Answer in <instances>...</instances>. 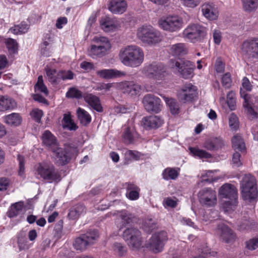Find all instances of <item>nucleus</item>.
<instances>
[{
  "label": "nucleus",
  "mask_w": 258,
  "mask_h": 258,
  "mask_svg": "<svg viewBox=\"0 0 258 258\" xmlns=\"http://www.w3.org/2000/svg\"><path fill=\"white\" fill-rule=\"evenodd\" d=\"M120 61L125 66L137 67L143 62L144 54L142 49L136 45H128L122 48L119 53Z\"/></svg>",
  "instance_id": "nucleus-1"
},
{
  "label": "nucleus",
  "mask_w": 258,
  "mask_h": 258,
  "mask_svg": "<svg viewBox=\"0 0 258 258\" xmlns=\"http://www.w3.org/2000/svg\"><path fill=\"white\" fill-rule=\"evenodd\" d=\"M219 195L221 199H225L222 204L225 213H230L236 210L238 205V191L236 187L230 183H225L219 189Z\"/></svg>",
  "instance_id": "nucleus-2"
},
{
  "label": "nucleus",
  "mask_w": 258,
  "mask_h": 258,
  "mask_svg": "<svg viewBox=\"0 0 258 258\" xmlns=\"http://www.w3.org/2000/svg\"><path fill=\"white\" fill-rule=\"evenodd\" d=\"M35 175L38 178H42L48 183L58 182L61 175L50 161H43L35 165Z\"/></svg>",
  "instance_id": "nucleus-3"
},
{
  "label": "nucleus",
  "mask_w": 258,
  "mask_h": 258,
  "mask_svg": "<svg viewBox=\"0 0 258 258\" xmlns=\"http://www.w3.org/2000/svg\"><path fill=\"white\" fill-rule=\"evenodd\" d=\"M240 191L242 199L246 201L255 200L258 195L256 180L253 176L245 174L240 182Z\"/></svg>",
  "instance_id": "nucleus-4"
},
{
  "label": "nucleus",
  "mask_w": 258,
  "mask_h": 258,
  "mask_svg": "<svg viewBox=\"0 0 258 258\" xmlns=\"http://www.w3.org/2000/svg\"><path fill=\"white\" fill-rule=\"evenodd\" d=\"M92 41L95 44L90 45L88 54L92 58L102 57L106 55L111 48L108 38L104 36H95Z\"/></svg>",
  "instance_id": "nucleus-5"
},
{
  "label": "nucleus",
  "mask_w": 258,
  "mask_h": 258,
  "mask_svg": "<svg viewBox=\"0 0 258 258\" xmlns=\"http://www.w3.org/2000/svg\"><path fill=\"white\" fill-rule=\"evenodd\" d=\"M137 36L143 43L151 45L162 39L160 32L150 25H143L137 30Z\"/></svg>",
  "instance_id": "nucleus-6"
},
{
  "label": "nucleus",
  "mask_w": 258,
  "mask_h": 258,
  "mask_svg": "<svg viewBox=\"0 0 258 258\" xmlns=\"http://www.w3.org/2000/svg\"><path fill=\"white\" fill-rule=\"evenodd\" d=\"M143 74L148 79L156 81V85L160 81H164L168 74L165 67L161 63H153L145 66L142 70Z\"/></svg>",
  "instance_id": "nucleus-7"
},
{
  "label": "nucleus",
  "mask_w": 258,
  "mask_h": 258,
  "mask_svg": "<svg viewBox=\"0 0 258 258\" xmlns=\"http://www.w3.org/2000/svg\"><path fill=\"white\" fill-rule=\"evenodd\" d=\"M169 66L174 71L177 72L180 76L185 79L191 78L194 75L195 63L188 60L182 59L180 61L171 59Z\"/></svg>",
  "instance_id": "nucleus-8"
},
{
  "label": "nucleus",
  "mask_w": 258,
  "mask_h": 258,
  "mask_svg": "<svg viewBox=\"0 0 258 258\" xmlns=\"http://www.w3.org/2000/svg\"><path fill=\"white\" fill-rule=\"evenodd\" d=\"M158 25L164 31L175 32L181 30L185 23L181 17L178 15H169L159 19Z\"/></svg>",
  "instance_id": "nucleus-9"
},
{
  "label": "nucleus",
  "mask_w": 258,
  "mask_h": 258,
  "mask_svg": "<svg viewBox=\"0 0 258 258\" xmlns=\"http://www.w3.org/2000/svg\"><path fill=\"white\" fill-rule=\"evenodd\" d=\"M206 34L205 28L196 24L189 25L182 32L183 38L192 43L201 41Z\"/></svg>",
  "instance_id": "nucleus-10"
},
{
  "label": "nucleus",
  "mask_w": 258,
  "mask_h": 258,
  "mask_svg": "<svg viewBox=\"0 0 258 258\" xmlns=\"http://www.w3.org/2000/svg\"><path fill=\"white\" fill-rule=\"evenodd\" d=\"M167 239V234L166 232L161 231L156 233L152 235L145 244V246L154 253H159L163 250Z\"/></svg>",
  "instance_id": "nucleus-11"
},
{
  "label": "nucleus",
  "mask_w": 258,
  "mask_h": 258,
  "mask_svg": "<svg viewBox=\"0 0 258 258\" xmlns=\"http://www.w3.org/2000/svg\"><path fill=\"white\" fill-rule=\"evenodd\" d=\"M98 236L97 230L88 231L86 234L76 238L73 244L74 247L77 250H84L88 246L94 243Z\"/></svg>",
  "instance_id": "nucleus-12"
},
{
  "label": "nucleus",
  "mask_w": 258,
  "mask_h": 258,
  "mask_svg": "<svg viewBox=\"0 0 258 258\" xmlns=\"http://www.w3.org/2000/svg\"><path fill=\"white\" fill-rule=\"evenodd\" d=\"M198 198L201 205L204 207H213L217 203L216 192L211 188L201 189L198 193Z\"/></svg>",
  "instance_id": "nucleus-13"
},
{
  "label": "nucleus",
  "mask_w": 258,
  "mask_h": 258,
  "mask_svg": "<svg viewBox=\"0 0 258 258\" xmlns=\"http://www.w3.org/2000/svg\"><path fill=\"white\" fill-rule=\"evenodd\" d=\"M241 49L245 57L258 59V37H250L244 40Z\"/></svg>",
  "instance_id": "nucleus-14"
},
{
  "label": "nucleus",
  "mask_w": 258,
  "mask_h": 258,
  "mask_svg": "<svg viewBox=\"0 0 258 258\" xmlns=\"http://www.w3.org/2000/svg\"><path fill=\"white\" fill-rule=\"evenodd\" d=\"M122 236L133 249H139L142 247L141 233L138 229L132 227L127 228L123 232Z\"/></svg>",
  "instance_id": "nucleus-15"
},
{
  "label": "nucleus",
  "mask_w": 258,
  "mask_h": 258,
  "mask_svg": "<svg viewBox=\"0 0 258 258\" xmlns=\"http://www.w3.org/2000/svg\"><path fill=\"white\" fill-rule=\"evenodd\" d=\"M197 95V87L191 83L184 84L177 92L179 100L184 103L192 102Z\"/></svg>",
  "instance_id": "nucleus-16"
},
{
  "label": "nucleus",
  "mask_w": 258,
  "mask_h": 258,
  "mask_svg": "<svg viewBox=\"0 0 258 258\" xmlns=\"http://www.w3.org/2000/svg\"><path fill=\"white\" fill-rule=\"evenodd\" d=\"M142 103L148 112L159 113L162 109L161 99L152 94H147L144 97Z\"/></svg>",
  "instance_id": "nucleus-17"
},
{
  "label": "nucleus",
  "mask_w": 258,
  "mask_h": 258,
  "mask_svg": "<svg viewBox=\"0 0 258 258\" xmlns=\"http://www.w3.org/2000/svg\"><path fill=\"white\" fill-rule=\"evenodd\" d=\"M52 152L54 153L55 161L58 165H66L71 159L72 151L69 148H61L58 146L52 148Z\"/></svg>",
  "instance_id": "nucleus-18"
},
{
  "label": "nucleus",
  "mask_w": 258,
  "mask_h": 258,
  "mask_svg": "<svg viewBox=\"0 0 258 258\" xmlns=\"http://www.w3.org/2000/svg\"><path fill=\"white\" fill-rule=\"evenodd\" d=\"M241 97L244 101L243 104L244 108L246 110L247 113L251 119L258 118V101L255 98H249L248 94L240 91Z\"/></svg>",
  "instance_id": "nucleus-19"
},
{
  "label": "nucleus",
  "mask_w": 258,
  "mask_h": 258,
  "mask_svg": "<svg viewBox=\"0 0 258 258\" xmlns=\"http://www.w3.org/2000/svg\"><path fill=\"white\" fill-rule=\"evenodd\" d=\"M116 89L124 94L134 96L140 92L141 86L133 81H124L116 83Z\"/></svg>",
  "instance_id": "nucleus-20"
},
{
  "label": "nucleus",
  "mask_w": 258,
  "mask_h": 258,
  "mask_svg": "<svg viewBox=\"0 0 258 258\" xmlns=\"http://www.w3.org/2000/svg\"><path fill=\"white\" fill-rule=\"evenodd\" d=\"M122 135L123 142L127 144L134 143L140 138V135L137 132L133 121L128 120Z\"/></svg>",
  "instance_id": "nucleus-21"
},
{
  "label": "nucleus",
  "mask_w": 258,
  "mask_h": 258,
  "mask_svg": "<svg viewBox=\"0 0 258 258\" xmlns=\"http://www.w3.org/2000/svg\"><path fill=\"white\" fill-rule=\"evenodd\" d=\"M164 123L163 119L160 116L150 115L144 117L142 120V124L146 130L157 128Z\"/></svg>",
  "instance_id": "nucleus-22"
},
{
  "label": "nucleus",
  "mask_w": 258,
  "mask_h": 258,
  "mask_svg": "<svg viewBox=\"0 0 258 258\" xmlns=\"http://www.w3.org/2000/svg\"><path fill=\"white\" fill-rule=\"evenodd\" d=\"M101 28L105 32L114 31L120 27L119 22L109 17H102L100 21Z\"/></svg>",
  "instance_id": "nucleus-23"
},
{
  "label": "nucleus",
  "mask_w": 258,
  "mask_h": 258,
  "mask_svg": "<svg viewBox=\"0 0 258 258\" xmlns=\"http://www.w3.org/2000/svg\"><path fill=\"white\" fill-rule=\"evenodd\" d=\"M203 15L210 20H216L219 15L217 7L213 3H205L202 6Z\"/></svg>",
  "instance_id": "nucleus-24"
},
{
  "label": "nucleus",
  "mask_w": 258,
  "mask_h": 258,
  "mask_svg": "<svg viewBox=\"0 0 258 258\" xmlns=\"http://www.w3.org/2000/svg\"><path fill=\"white\" fill-rule=\"evenodd\" d=\"M217 232L223 240L227 243L233 241L235 238V234L233 231L224 224L218 225Z\"/></svg>",
  "instance_id": "nucleus-25"
},
{
  "label": "nucleus",
  "mask_w": 258,
  "mask_h": 258,
  "mask_svg": "<svg viewBox=\"0 0 258 258\" xmlns=\"http://www.w3.org/2000/svg\"><path fill=\"white\" fill-rule=\"evenodd\" d=\"M127 7L124 0H112L108 5V10L113 14H121L125 12Z\"/></svg>",
  "instance_id": "nucleus-26"
},
{
  "label": "nucleus",
  "mask_w": 258,
  "mask_h": 258,
  "mask_svg": "<svg viewBox=\"0 0 258 258\" xmlns=\"http://www.w3.org/2000/svg\"><path fill=\"white\" fill-rule=\"evenodd\" d=\"M123 187L126 190V197L132 201H135L139 199L140 188L133 182H126Z\"/></svg>",
  "instance_id": "nucleus-27"
},
{
  "label": "nucleus",
  "mask_w": 258,
  "mask_h": 258,
  "mask_svg": "<svg viewBox=\"0 0 258 258\" xmlns=\"http://www.w3.org/2000/svg\"><path fill=\"white\" fill-rule=\"evenodd\" d=\"M169 52L175 57L184 56L188 53V48L184 43H178L170 46Z\"/></svg>",
  "instance_id": "nucleus-28"
},
{
  "label": "nucleus",
  "mask_w": 258,
  "mask_h": 258,
  "mask_svg": "<svg viewBox=\"0 0 258 258\" xmlns=\"http://www.w3.org/2000/svg\"><path fill=\"white\" fill-rule=\"evenodd\" d=\"M84 97L85 101L92 109L99 112L103 111L99 98L98 97L92 94H88L85 95Z\"/></svg>",
  "instance_id": "nucleus-29"
},
{
  "label": "nucleus",
  "mask_w": 258,
  "mask_h": 258,
  "mask_svg": "<svg viewBox=\"0 0 258 258\" xmlns=\"http://www.w3.org/2000/svg\"><path fill=\"white\" fill-rule=\"evenodd\" d=\"M97 75L103 79H110L125 76V73L114 69H104L97 71Z\"/></svg>",
  "instance_id": "nucleus-30"
},
{
  "label": "nucleus",
  "mask_w": 258,
  "mask_h": 258,
  "mask_svg": "<svg viewBox=\"0 0 258 258\" xmlns=\"http://www.w3.org/2000/svg\"><path fill=\"white\" fill-rule=\"evenodd\" d=\"M24 207V204L22 201L12 204L7 212V216L10 218L18 216L22 212Z\"/></svg>",
  "instance_id": "nucleus-31"
},
{
  "label": "nucleus",
  "mask_w": 258,
  "mask_h": 258,
  "mask_svg": "<svg viewBox=\"0 0 258 258\" xmlns=\"http://www.w3.org/2000/svg\"><path fill=\"white\" fill-rule=\"evenodd\" d=\"M42 140L43 143L49 147L51 151L54 147L58 146L55 137L49 131L47 130L44 132L42 136Z\"/></svg>",
  "instance_id": "nucleus-32"
},
{
  "label": "nucleus",
  "mask_w": 258,
  "mask_h": 258,
  "mask_svg": "<svg viewBox=\"0 0 258 258\" xmlns=\"http://www.w3.org/2000/svg\"><path fill=\"white\" fill-rule=\"evenodd\" d=\"M4 122L8 125L17 126L22 122V118L19 114L12 113L4 117Z\"/></svg>",
  "instance_id": "nucleus-33"
},
{
  "label": "nucleus",
  "mask_w": 258,
  "mask_h": 258,
  "mask_svg": "<svg viewBox=\"0 0 258 258\" xmlns=\"http://www.w3.org/2000/svg\"><path fill=\"white\" fill-rule=\"evenodd\" d=\"M45 71L49 82L55 84L59 83V71L57 72L55 69H52L48 66L45 68Z\"/></svg>",
  "instance_id": "nucleus-34"
},
{
  "label": "nucleus",
  "mask_w": 258,
  "mask_h": 258,
  "mask_svg": "<svg viewBox=\"0 0 258 258\" xmlns=\"http://www.w3.org/2000/svg\"><path fill=\"white\" fill-rule=\"evenodd\" d=\"M1 111L12 109L16 107L17 104L12 98L5 96H0Z\"/></svg>",
  "instance_id": "nucleus-35"
},
{
  "label": "nucleus",
  "mask_w": 258,
  "mask_h": 258,
  "mask_svg": "<svg viewBox=\"0 0 258 258\" xmlns=\"http://www.w3.org/2000/svg\"><path fill=\"white\" fill-rule=\"evenodd\" d=\"M223 145V141L220 138H213L205 142L204 147L208 150H216Z\"/></svg>",
  "instance_id": "nucleus-36"
},
{
  "label": "nucleus",
  "mask_w": 258,
  "mask_h": 258,
  "mask_svg": "<svg viewBox=\"0 0 258 258\" xmlns=\"http://www.w3.org/2000/svg\"><path fill=\"white\" fill-rule=\"evenodd\" d=\"M85 207L82 205H78L72 208L69 214L68 217L71 220H76L79 218L80 216L85 212Z\"/></svg>",
  "instance_id": "nucleus-37"
},
{
  "label": "nucleus",
  "mask_w": 258,
  "mask_h": 258,
  "mask_svg": "<svg viewBox=\"0 0 258 258\" xmlns=\"http://www.w3.org/2000/svg\"><path fill=\"white\" fill-rule=\"evenodd\" d=\"M178 175L179 172L177 169L170 167L165 169L162 173L163 178L166 180H175Z\"/></svg>",
  "instance_id": "nucleus-38"
},
{
  "label": "nucleus",
  "mask_w": 258,
  "mask_h": 258,
  "mask_svg": "<svg viewBox=\"0 0 258 258\" xmlns=\"http://www.w3.org/2000/svg\"><path fill=\"white\" fill-rule=\"evenodd\" d=\"M189 150L193 156L200 159H209L211 157V154L197 147H189Z\"/></svg>",
  "instance_id": "nucleus-39"
},
{
  "label": "nucleus",
  "mask_w": 258,
  "mask_h": 258,
  "mask_svg": "<svg viewBox=\"0 0 258 258\" xmlns=\"http://www.w3.org/2000/svg\"><path fill=\"white\" fill-rule=\"evenodd\" d=\"M78 117L81 124L86 125L91 121V117L90 115L84 109L79 108L77 110Z\"/></svg>",
  "instance_id": "nucleus-40"
},
{
  "label": "nucleus",
  "mask_w": 258,
  "mask_h": 258,
  "mask_svg": "<svg viewBox=\"0 0 258 258\" xmlns=\"http://www.w3.org/2000/svg\"><path fill=\"white\" fill-rule=\"evenodd\" d=\"M232 147L234 150H237L241 152L244 151L245 146L244 142L240 136L236 135L231 140Z\"/></svg>",
  "instance_id": "nucleus-41"
},
{
  "label": "nucleus",
  "mask_w": 258,
  "mask_h": 258,
  "mask_svg": "<svg viewBox=\"0 0 258 258\" xmlns=\"http://www.w3.org/2000/svg\"><path fill=\"white\" fill-rule=\"evenodd\" d=\"M62 126L70 131H75L77 128V125L73 121L70 114L65 113L62 119Z\"/></svg>",
  "instance_id": "nucleus-42"
},
{
  "label": "nucleus",
  "mask_w": 258,
  "mask_h": 258,
  "mask_svg": "<svg viewBox=\"0 0 258 258\" xmlns=\"http://www.w3.org/2000/svg\"><path fill=\"white\" fill-rule=\"evenodd\" d=\"M217 170L205 171L201 175L202 180L207 182H212L218 180L220 178L215 175L214 173Z\"/></svg>",
  "instance_id": "nucleus-43"
},
{
  "label": "nucleus",
  "mask_w": 258,
  "mask_h": 258,
  "mask_svg": "<svg viewBox=\"0 0 258 258\" xmlns=\"http://www.w3.org/2000/svg\"><path fill=\"white\" fill-rule=\"evenodd\" d=\"M166 103L168 106L170 112L173 114H176L179 111V105L174 99L163 97Z\"/></svg>",
  "instance_id": "nucleus-44"
},
{
  "label": "nucleus",
  "mask_w": 258,
  "mask_h": 258,
  "mask_svg": "<svg viewBox=\"0 0 258 258\" xmlns=\"http://www.w3.org/2000/svg\"><path fill=\"white\" fill-rule=\"evenodd\" d=\"M49 37L48 40H45L41 44L40 46L41 54L44 56H49L52 53L51 46L49 43Z\"/></svg>",
  "instance_id": "nucleus-45"
},
{
  "label": "nucleus",
  "mask_w": 258,
  "mask_h": 258,
  "mask_svg": "<svg viewBox=\"0 0 258 258\" xmlns=\"http://www.w3.org/2000/svg\"><path fill=\"white\" fill-rule=\"evenodd\" d=\"M143 155L140 152L135 150H127L124 153L126 161L139 160L142 158Z\"/></svg>",
  "instance_id": "nucleus-46"
},
{
  "label": "nucleus",
  "mask_w": 258,
  "mask_h": 258,
  "mask_svg": "<svg viewBox=\"0 0 258 258\" xmlns=\"http://www.w3.org/2000/svg\"><path fill=\"white\" fill-rule=\"evenodd\" d=\"M243 8L244 11L251 12L258 7V0H242Z\"/></svg>",
  "instance_id": "nucleus-47"
},
{
  "label": "nucleus",
  "mask_w": 258,
  "mask_h": 258,
  "mask_svg": "<svg viewBox=\"0 0 258 258\" xmlns=\"http://www.w3.org/2000/svg\"><path fill=\"white\" fill-rule=\"evenodd\" d=\"M34 89L35 91L40 92L45 95L48 94V90L44 83L42 76H38L37 83L34 86Z\"/></svg>",
  "instance_id": "nucleus-48"
},
{
  "label": "nucleus",
  "mask_w": 258,
  "mask_h": 258,
  "mask_svg": "<svg viewBox=\"0 0 258 258\" xmlns=\"http://www.w3.org/2000/svg\"><path fill=\"white\" fill-rule=\"evenodd\" d=\"M122 223V226L132 222L133 216L125 210L121 211L117 213Z\"/></svg>",
  "instance_id": "nucleus-49"
},
{
  "label": "nucleus",
  "mask_w": 258,
  "mask_h": 258,
  "mask_svg": "<svg viewBox=\"0 0 258 258\" xmlns=\"http://www.w3.org/2000/svg\"><path fill=\"white\" fill-rule=\"evenodd\" d=\"M7 48L10 53H15L18 50V43L12 38H8L5 41Z\"/></svg>",
  "instance_id": "nucleus-50"
},
{
  "label": "nucleus",
  "mask_w": 258,
  "mask_h": 258,
  "mask_svg": "<svg viewBox=\"0 0 258 258\" xmlns=\"http://www.w3.org/2000/svg\"><path fill=\"white\" fill-rule=\"evenodd\" d=\"M227 103L231 110H234L236 108L235 93L233 91H230L227 95Z\"/></svg>",
  "instance_id": "nucleus-51"
},
{
  "label": "nucleus",
  "mask_w": 258,
  "mask_h": 258,
  "mask_svg": "<svg viewBox=\"0 0 258 258\" xmlns=\"http://www.w3.org/2000/svg\"><path fill=\"white\" fill-rule=\"evenodd\" d=\"M178 203V200L175 198L171 197H167L164 199L163 201V206L166 208H175Z\"/></svg>",
  "instance_id": "nucleus-52"
},
{
  "label": "nucleus",
  "mask_w": 258,
  "mask_h": 258,
  "mask_svg": "<svg viewBox=\"0 0 258 258\" xmlns=\"http://www.w3.org/2000/svg\"><path fill=\"white\" fill-rule=\"evenodd\" d=\"M67 98L80 99L82 97V93L81 91L75 87L70 88L66 93Z\"/></svg>",
  "instance_id": "nucleus-53"
},
{
  "label": "nucleus",
  "mask_w": 258,
  "mask_h": 258,
  "mask_svg": "<svg viewBox=\"0 0 258 258\" xmlns=\"http://www.w3.org/2000/svg\"><path fill=\"white\" fill-rule=\"evenodd\" d=\"M229 125L231 129L236 131L239 127V121L237 116L231 113L229 117Z\"/></svg>",
  "instance_id": "nucleus-54"
},
{
  "label": "nucleus",
  "mask_w": 258,
  "mask_h": 258,
  "mask_svg": "<svg viewBox=\"0 0 258 258\" xmlns=\"http://www.w3.org/2000/svg\"><path fill=\"white\" fill-rule=\"evenodd\" d=\"M18 244L20 250H25L28 249L31 244L29 243L26 237H19L18 239Z\"/></svg>",
  "instance_id": "nucleus-55"
},
{
  "label": "nucleus",
  "mask_w": 258,
  "mask_h": 258,
  "mask_svg": "<svg viewBox=\"0 0 258 258\" xmlns=\"http://www.w3.org/2000/svg\"><path fill=\"white\" fill-rule=\"evenodd\" d=\"M180 1L183 6L194 9L200 4L202 0H180Z\"/></svg>",
  "instance_id": "nucleus-56"
},
{
  "label": "nucleus",
  "mask_w": 258,
  "mask_h": 258,
  "mask_svg": "<svg viewBox=\"0 0 258 258\" xmlns=\"http://www.w3.org/2000/svg\"><path fill=\"white\" fill-rule=\"evenodd\" d=\"M59 82L66 80H72L74 78V74L71 71H59Z\"/></svg>",
  "instance_id": "nucleus-57"
},
{
  "label": "nucleus",
  "mask_w": 258,
  "mask_h": 258,
  "mask_svg": "<svg viewBox=\"0 0 258 258\" xmlns=\"http://www.w3.org/2000/svg\"><path fill=\"white\" fill-rule=\"evenodd\" d=\"M31 117L37 122H39L43 116V112L38 108L33 109L30 112Z\"/></svg>",
  "instance_id": "nucleus-58"
},
{
  "label": "nucleus",
  "mask_w": 258,
  "mask_h": 258,
  "mask_svg": "<svg viewBox=\"0 0 258 258\" xmlns=\"http://www.w3.org/2000/svg\"><path fill=\"white\" fill-rule=\"evenodd\" d=\"M155 227V225L152 220V219H150L146 220L143 226V228L144 231L147 232H151Z\"/></svg>",
  "instance_id": "nucleus-59"
},
{
  "label": "nucleus",
  "mask_w": 258,
  "mask_h": 258,
  "mask_svg": "<svg viewBox=\"0 0 258 258\" xmlns=\"http://www.w3.org/2000/svg\"><path fill=\"white\" fill-rule=\"evenodd\" d=\"M17 160L19 162V175L23 176L25 173V160L23 156L18 155Z\"/></svg>",
  "instance_id": "nucleus-60"
},
{
  "label": "nucleus",
  "mask_w": 258,
  "mask_h": 258,
  "mask_svg": "<svg viewBox=\"0 0 258 258\" xmlns=\"http://www.w3.org/2000/svg\"><path fill=\"white\" fill-rule=\"evenodd\" d=\"M222 85L226 88H229L231 86L232 80L231 75L229 73L225 74L221 79Z\"/></svg>",
  "instance_id": "nucleus-61"
},
{
  "label": "nucleus",
  "mask_w": 258,
  "mask_h": 258,
  "mask_svg": "<svg viewBox=\"0 0 258 258\" xmlns=\"http://www.w3.org/2000/svg\"><path fill=\"white\" fill-rule=\"evenodd\" d=\"M114 250L118 253L119 255H122L126 251L125 247L119 243H115L113 245Z\"/></svg>",
  "instance_id": "nucleus-62"
},
{
  "label": "nucleus",
  "mask_w": 258,
  "mask_h": 258,
  "mask_svg": "<svg viewBox=\"0 0 258 258\" xmlns=\"http://www.w3.org/2000/svg\"><path fill=\"white\" fill-rule=\"evenodd\" d=\"M225 64L220 59H217L215 64V70L218 73H222L224 71Z\"/></svg>",
  "instance_id": "nucleus-63"
},
{
  "label": "nucleus",
  "mask_w": 258,
  "mask_h": 258,
  "mask_svg": "<svg viewBox=\"0 0 258 258\" xmlns=\"http://www.w3.org/2000/svg\"><path fill=\"white\" fill-rule=\"evenodd\" d=\"M80 67L85 71L88 72L94 69V64L92 62L84 61L81 63Z\"/></svg>",
  "instance_id": "nucleus-64"
}]
</instances>
